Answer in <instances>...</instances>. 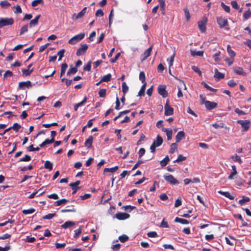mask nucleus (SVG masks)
I'll use <instances>...</instances> for the list:
<instances>
[{
  "label": "nucleus",
  "instance_id": "f03ea898",
  "mask_svg": "<svg viewBox=\"0 0 251 251\" xmlns=\"http://www.w3.org/2000/svg\"><path fill=\"white\" fill-rule=\"evenodd\" d=\"M85 36V33L84 32H81L77 35H76L73 37L71 39L69 40L68 43L71 45H75L77 42L81 40L84 38Z\"/></svg>",
  "mask_w": 251,
  "mask_h": 251
},
{
  "label": "nucleus",
  "instance_id": "ddd939ff",
  "mask_svg": "<svg viewBox=\"0 0 251 251\" xmlns=\"http://www.w3.org/2000/svg\"><path fill=\"white\" fill-rule=\"evenodd\" d=\"M40 15H37L34 19L31 20L29 23L30 27L35 26L38 25V20L40 18Z\"/></svg>",
  "mask_w": 251,
  "mask_h": 251
},
{
  "label": "nucleus",
  "instance_id": "aec40b11",
  "mask_svg": "<svg viewBox=\"0 0 251 251\" xmlns=\"http://www.w3.org/2000/svg\"><path fill=\"white\" fill-rule=\"evenodd\" d=\"M75 223L72 221H67L64 224L62 225L61 226L65 229L68 228L72 226L75 225Z\"/></svg>",
  "mask_w": 251,
  "mask_h": 251
},
{
  "label": "nucleus",
  "instance_id": "338daca9",
  "mask_svg": "<svg viewBox=\"0 0 251 251\" xmlns=\"http://www.w3.org/2000/svg\"><path fill=\"white\" fill-rule=\"evenodd\" d=\"M231 5L232 7L233 8L235 9H239V7L238 6V4L237 2L236 1H231Z\"/></svg>",
  "mask_w": 251,
  "mask_h": 251
},
{
  "label": "nucleus",
  "instance_id": "052dcab7",
  "mask_svg": "<svg viewBox=\"0 0 251 251\" xmlns=\"http://www.w3.org/2000/svg\"><path fill=\"white\" fill-rule=\"evenodd\" d=\"M160 226L162 228H168L169 225L168 222H166L165 219H163L160 225Z\"/></svg>",
  "mask_w": 251,
  "mask_h": 251
},
{
  "label": "nucleus",
  "instance_id": "6e6552de",
  "mask_svg": "<svg viewBox=\"0 0 251 251\" xmlns=\"http://www.w3.org/2000/svg\"><path fill=\"white\" fill-rule=\"evenodd\" d=\"M88 48L86 44H84L81 45V47L78 49L76 51V54L77 56H80L85 53Z\"/></svg>",
  "mask_w": 251,
  "mask_h": 251
},
{
  "label": "nucleus",
  "instance_id": "f3484780",
  "mask_svg": "<svg viewBox=\"0 0 251 251\" xmlns=\"http://www.w3.org/2000/svg\"><path fill=\"white\" fill-rule=\"evenodd\" d=\"M93 140V137L92 135L90 136L89 138L85 141L84 143L85 146L87 147L88 149L92 147V143Z\"/></svg>",
  "mask_w": 251,
  "mask_h": 251
},
{
  "label": "nucleus",
  "instance_id": "5fc2aeb1",
  "mask_svg": "<svg viewBox=\"0 0 251 251\" xmlns=\"http://www.w3.org/2000/svg\"><path fill=\"white\" fill-rule=\"evenodd\" d=\"M177 149V145L176 143H173L171 145L170 152L171 153H174Z\"/></svg>",
  "mask_w": 251,
  "mask_h": 251
},
{
  "label": "nucleus",
  "instance_id": "4d7b16f0",
  "mask_svg": "<svg viewBox=\"0 0 251 251\" xmlns=\"http://www.w3.org/2000/svg\"><path fill=\"white\" fill-rule=\"evenodd\" d=\"M184 14L185 18L187 21H188L190 20V15L189 12V10L187 8H185L184 9Z\"/></svg>",
  "mask_w": 251,
  "mask_h": 251
},
{
  "label": "nucleus",
  "instance_id": "a211bd4d",
  "mask_svg": "<svg viewBox=\"0 0 251 251\" xmlns=\"http://www.w3.org/2000/svg\"><path fill=\"white\" fill-rule=\"evenodd\" d=\"M225 77L224 74L219 72L217 69H215V75L214 77L218 80L223 79Z\"/></svg>",
  "mask_w": 251,
  "mask_h": 251
},
{
  "label": "nucleus",
  "instance_id": "423d86ee",
  "mask_svg": "<svg viewBox=\"0 0 251 251\" xmlns=\"http://www.w3.org/2000/svg\"><path fill=\"white\" fill-rule=\"evenodd\" d=\"M165 114L166 116H170L173 114L174 109L169 104V100H167L164 106Z\"/></svg>",
  "mask_w": 251,
  "mask_h": 251
},
{
  "label": "nucleus",
  "instance_id": "a19ab883",
  "mask_svg": "<svg viewBox=\"0 0 251 251\" xmlns=\"http://www.w3.org/2000/svg\"><path fill=\"white\" fill-rule=\"evenodd\" d=\"M28 30V25H25L23 26L20 29V35H23L25 32H26Z\"/></svg>",
  "mask_w": 251,
  "mask_h": 251
},
{
  "label": "nucleus",
  "instance_id": "4c0bfd02",
  "mask_svg": "<svg viewBox=\"0 0 251 251\" xmlns=\"http://www.w3.org/2000/svg\"><path fill=\"white\" fill-rule=\"evenodd\" d=\"M203 51H196L192 50H191V54L193 56H195L196 55L201 56L203 55Z\"/></svg>",
  "mask_w": 251,
  "mask_h": 251
},
{
  "label": "nucleus",
  "instance_id": "603ef678",
  "mask_svg": "<svg viewBox=\"0 0 251 251\" xmlns=\"http://www.w3.org/2000/svg\"><path fill=\"white\" fill-rule=\"evenodd\" d=\"M43 0H34L31 3V5L33 7H35L38 4H43Z\"/></svg>",
  "mask_w": 251,
  "mask_h": 251
},
{
  "label": "nucleus",
  "instance_id": "79ce46f5",
  "mask_svg": "<svg viewBox=\"0 0 251 251\" xmlns=\"http://www.w3.org/2000/svg\"><path fill=\"white\" fill-rule=\"evenodd\" d=\"M122 91L124 95H125L128 90V87L127 86L126 83L125 82H123L122 83Z\"/></svg>",
  "mask_w": 251,
  "mask_h": 251
},
{
  "label": "nucleus",
  "instance_id": "f257e3e1",
  "mask_svg": "<svg viewBox=\"0 0 251 251\" xmlns=\"http://www.w3.org/2000/svg\"><path fill=\"white\" fill-rule=\"evenodd\" d=\"M14 24V19L12 18H0V28L5 26L10 25Z\"/></svg>",
  "mask_w": 251,
  "mask_h": 251
},
{
  "label": "nucleus",
  "instance_id": "4468645a",
  "mask_svg": "<svg viewBox=\"0 0 251 251\" xmlns=\"http://www.w3.org/2000/svg\"><path fill=\"white\" fill-rule=\"evenodd\" d=\"M185 136V133L183 131H179L176 137V142L179 143Z\"/></svg>",
  "mask_w": 251,
  "mask_h": 251
},
{
  "label": "nucleus",
  "instance_id": "6e6d98bb",
  "mask_svg": "<svg viewBox=\"0 0 251 251\" xmlns=\"http://www.w3.org/2000/svg\"><path fill=\"white\" fill-rule=\"evenodd\" d=\"M186 159V157L183 156L182 154H179L177 157V158L174 161V162H179L185 160Z\"/></svg>",
  "mask_w": 251,
  "mask_h": 251
},
{
  "label": "nucleus",
  "instance_id": "864d4df0",
  "mask_svg": "<svg viewBox=\"0 0 251 251\" xmlns=\"http://www.w3.org/2000/svg\"><path fill=\"white\" fill-rule=\"evenodd\" d=\"M91 69V61H89L87 64L84 66L83 70L86 71H90Z\"/></svg>",
  "mask_w": 251,
  "mask_h": 251
},
{
  "label": "nucleus",
  "instance_id": "6ab92c4d",
  "mask_svg": "<svg viewBox=\"0 0 251 251\" xmlns=\"http://www.w3.org/2000/svg\"><path fill=\"white\" fill-rule=\"evenodd\" d=\"M160 6V11L163 15L165 14V0H158Z\"/></svg>",
  "mask_w": 251,
  "mask_h": 251
},
{
  "label": "nucleus",
  "instance_id": "4be33fe9",
  "mask_svg": "<svg viewBox=\"0 0 251 251\" xmlns=\"http://www.w3.org/2000/svg\"><path fill=\"white\" fill-rule=\"evenodd\" d=\"M218 193L225 196L226 197L228 198L230 200H233L234 199V197L231 195L228 192H223L222 191H219L218 192Z\"/></svg>",
  "mask_w": 251,
  "mask_h": 251
},
{
  "label": "nucleus",
  "instance_id": "2eb2a0df",
  "mask_svg": "<svg viewBox=\"0 0 251 251\" xmlns=\"http://www.w3.org/2000/svg\"><path fill=\"white\" fill-rule=\"evenodd\" d=\"M86 9H87L86 7H84L82 9V10L81 11H80L79 13H78L76 15L75 14H74V16H75V18L76 19H78L80 18L81 17H83L84 15V14L86 13Z\"/></svg>",
  "mask_w": 251,
  "mask_h": 251
},
{
  "label": "nucleus",
  "instance_id": "7c9ffc66",
  "mask_svg": "<svg viewBox=\"0 0 251 251\" xmlns=\"http://www.w3.org/2000/svg\"><path fill=\"white\" fill-rule=\"evenodd\" d=\"M170 159L168 155H167L162 160L160 161V165L162 167L166 166L169 161Z\"/></svg>",
  "mask_w": 251,
  "mask_h": 251
},
{
  "label": "nucleus",
  "instance_id": "0eeeda50",
  "mask_svg": "<svg viewBox=\"0 0 251 251\" xmlns=\"http://www.w3.org/2000/svg\"><path fill=\"white\" fill-rule=\"evenodd\" d=\"M164 177L165 180H166L167 182H169L171 184L175 185L179 183L178 181H177L172 175L164 176Z\"/></svg>",
  "mask_w": 251,
  "mask_h": 251
},
{
  "label": "nucleus",
  "instance_id": "69168bd1",
  "mask_svg": "<svg viewBox=\"0 0 251 251\" xmlns=\"http://www.w3.org/2000/svg\"><path fill=\"white\" fill-rule=\"evenodd\" d=\"M221 6L223 7V8L225 10V11H226V12H229L230 7L229 6L226 5L223 2L221 3Z\"/></svg>",
  "mask_w": 251,
  "mask_h": 251
},
{
  "label": "nucleus",
  "instance_id": "e433bc0d",
  "mask_svg": "<svg viewBox=\"0 0 251 251\" xmlns=\"http://www.w3.org/2000/svg\"><path fill=\"white\" fill-rule=\"evenodd\" d=\"M35 211V209L33 208H31L29 209H24L22 211V212L25 215L30 214L34 213Z\"/></svg>",
  "mask_w": 251,
  "mask_h": 251
},
{
  "label": "nucleus",
  "instance_id": "de8ad7c7",
  "mask_svg": "<svg viewBox=\"0 0 251 251\" xmlns=\"http://www.w3.org/2000/svg\"><path fill=\"white\" fill-rule=\"evenodd\" d=\"M251 16V11L249 9L246 11L243 14V17L245 20L248 19Z\"/></svg>",
  "mask_w": 251,
  "mask_h": 251
},
{
  "label": "nucleus",
  "instance_id": "09e8293b",
  "mask_svg": "<svg viewBox=\"0 0 251 251\" xmlns=\"http://www.w3.org/2000/svg\"><path fill=\"white\" fill-rule=\"evenodd\" d=\"M21 127V126L17 123H14L11 126V128L16 132H18Z\"/></svg>",
  "mask_w": 251,
  "mask_h": 251
},
{
  "label": "nucleus",
  "instance_id": "5701e85b",
  "mask_svg": "<svg viewBox=\"0 0 251 251\" xmlns=\"http://www.w3.org/2000/svg\"><path fill=\"white\" fill-rule=\"evenodd\" d=\"M118 168H119V167L118 166H115L114 167L110 168H106L104 169L103 172H104V173H106V172H110V173H114L116 171H117L118 170Z\"/></svg>",
  "mask_w": 251,
  "mask_h": 251
},
{
  "label": "nucleus",
  "instance_id": "1a4fd4ad",
  "mask_svg": "<svg viewBox=\"0 0 251 251\" xmlns=\"http://www.w3.org/2000/svg\"><path fill=\"white\" fill-rule=\"evenodd\" d=\"M130 215L124 212H118L115 215V217L119 220H124L129 218Z\"/></svg>",
  "mask_w": 251,
  "mask_h": 251
},
{
  "label": "nucleus",
  "instance_id": "c9c22d12",
  "mask_svg": "<svg viewBox=\"0 0 251 251\" xmlns=\"http://www.w3.org/2000/svg\"><path fill=\"white\" fill-rule=\"evenodd\" d=\"M77 72V68L76 67H71L68 70L67 75H70L71 74H75Z\"/></svg>",
  "mask_w": 251,
  "mask_h": 251
},
{
  "label": "nucleus",
  "instance_id": "a878e982",
  "mask_svg": "<svg viewBox=\"0 0 251 251\" xmlns=\"http://www.w3.org/2000/svg\"><path fill=\"white\" fill-rule=\"evenodd\" d=\"M232 169L233 172H231V174L228 176V178L229 179H233L234 176H235L237 173L236 171V166L235 165L232 166Z\"/></svg>",
  "mask_w": 251,
  "mask_h": 251
},
{
  "label": "nucleus",
  "instance_id": "7ed1b4c3",
  "mask_svg": "<svg viewBox=\"0 0 251 251\" xmlns=\"http://www.w3.org/2000/svg\"><path fill=\"white\" fill-rule=\"evenodd\" d=\"M166 87L165 85H160L158 87V93L164 98L168 96V93L166 90Z\"/></svg>",
  "mask_w": 251,
  "mask_h": 251
},
{
  "label": "nucleus",
  "instance_id": "e2e57ef3",
  "mask_svg": "<svg viewBox=\"0 0 251 251\" xmlns=\"http://www.w3.org/2000/svg\"><path fill=\"white\" fill-rule=\"evenodd\" d=\"M13 75V73L11 71L7 70L5 72L3 75V78L6 79L7 76L11 77Z\"/></svg>",
  "mask_w": 251,
  "mask_h": 251
},
{
  "label": "nucleus",
  "instance_id": "393cba45",
  "mask_svg": "<svg viewBox=\"0 0 251 251\" xmlns=\"http://www.w3.org/2000/svg\"><path fill=\"white\" fill-rule=\"evenodd\" d=\"M146 83H144L141 87L140 91L138 92V96H144L145 95V91L146 89Z\"/></svg>",
  "mask_w": 251,
  "mask_h": 251
},
{
  "label": "nucleus",
  "instance_id": "dca6fc26",
  "mask_svg": "<svg viewBox=\"0 0 251 251\" xmlns=\"http://www.w3.org/2000/svg\"><path fill=\"white\" fill-rule=\"evenodd\" d=\"M151 50L152 48L151 47H150L149 48H148L144 51V52L142 54V60H146L150 55Z\"/></svg>",
  "mask_w": 251,
  "mask_h": 251
},
{
  "label": "nucleus",
  "instance_id": "f704fd0d",
  "mask_svg": "<svg viewBox=\"0 0 251 251\" xmlns=\"http://www.w3.org/2000/svg\"><path fill=\"white\" fill-rule=\"evenodd\" d=\"M119 239L122 243H125L128 240L129 237L126 234H123L119 236Z\"/></svg>",
  "mask_w": 251,
  "mask_h": 251
},
{
  "label": "nucleus",
  "instance_id": "13d9d810",
  "mask_svg": "<svg viewBox=\"0 0 251 251\" xmlns=\"http://www.w3.org/2000/svg\"><path fill=\"white\" fill-rule=\"evenodd\" d=\"M81 231H82V230L80 227H79L78 229L75 230L74 231L75 234H74V237L77 238V237H78L80 235V234L81 233Z\"/></svg>",
  "mask_w": 251,
  "mask_h": 251
},
{
  "label": "nucleus",
  "instance_id": "774afa93",
  "mask_svg": "<svg viewBox=\"0 0 251 251\" xmlns=\"http://www.w3.org/2000/svg\"><path fill=\"white\" fill-rule=\"evenodd\" d=\"M103 14H104L102 10L101 9H99L97 10L96 12V16L97 17H99V16L101 17L103 15Z\"/></svg>",
  "mask_w": 251,
  "mask_h": 251
},
{
  "label": "nucleus",
  "instance_id": "b1692460",
  "mask_svg": "<svg viewBox=\"0 0 251 251\" xmlns=\"http://www.w3.org/2000/svg\"><path fill=\"white\" fill-rule=\"evenodd\" d=\"M33 71V69H31V70L23 69L22 70V72L23 73V76H28L30 75V74Z\"/></svg>",
  "mask_w": 251,
  "mask_h": 251
},
{
  "label": "nucleus",
  "instance_id": "8fccbe9b",
  "mask_svg": "<svg viewBox=\"0 0 251 251\" xmlns=\"http://www.w3.org/2000/svg\"><path fill=\"white\" fill-rule=\"evenodd\" d=\"M202 84L203 85V86L206 88L207 90L211 91V92H216L217 91V89H214L211 88V87L209 86L205 82H202Z\"/></svg>",
  "mask_w": 251,
  "mask_h": 251
},
{
  "label": "nucleus",
  "instance_id": "49530a36",
  "mask_svg": "<svg viewBox=\"0 0 251 251\" xmlns=\"http://www.w3.org/2000/svg\"><path fill=\"white\" fill-rule=\"evenodd\" d=\"M139 79L142 81V83L144 84V83H146L145 82L146 76L145 74L143 72H141L139 74Z\"/></svg>",
  "mask_w": 251,
  "mask_h": 251
},
{
  "label": "nucleus",
  "instance_id": "58836bf2",
  "mask_svg": "<svg viewBox=\"0 0 251 251\" xmlns=\"http://www.w3.org/2000/svg\"><path fill=\"white\" fill-rule=\"evenodd\" d=\"M227 52L230 57H233L235 56V55H236L235 52L233 50H232L231 49L229 45L227 46Z\"/></svg>",
  "mask_w": 251,
  "mask_h": 251
},
{
  "label": "nucleus",
  "instance_id": "f8f14e48",
  "mask_svg": "<svg viewBox=\"0 0 251 251\" xmlns=\"http://www.w3.org/2000/svg\"><path fill=\"white\" fill-rule=\"evenodd\" d=\"M32 86V84L31 82L29 80H27L26 81H22L19 82V87L21 89H23L24 87H31Z\"/></svg>",
  "mask_w": 251,
  "mask_h": 251
},
{
  "label": "nucleus",
  "instance_id": "ea45409f",
  "mask_svg": "<svg viewBox=\"0 0 251 251\" xmlns=\"http://www.w3.org/2000/svg\"><path fill=\"white\" fill-rule=\"evenodd\" d=\"M106 90L105 89H101L99 91L98 94L100 98H104L106 96Z\"/></svg>",
  "mask_w": 251,
  "mask_h": 251
},
{
  "label": "nucleus",
  "instance_id": "473e14b6",
  "mask_svg": "<svg viewBox=\"0 0 251 251\" xmlns=\"http://www.w3.org/2000/svg\"><path fill=\"white\" fill-rule=\"evenodd\" d=\"M68 207H71L72 208L70 209H63L61 210V212L62 213H66V212H76V209L74 207V206H68Z\"/></svg>",
  "mask_w": 251,
  "mask_h": 251
},
{
  "label": "nucleus",
  "instance_id": "2f4dec72",
  "mask_svg": "<svg viewBox=\"0 0 251 251\" xmlns=\"http://www.w3.org/2000/svg\"><path fill=\"white\" fill-rule=\"evenodd\" d=\"M68 67V65L66 63H63L61 67L60 76H62L65 73L66 70Z\"/></svg>",
  "mask_w": 251,
  "mask_h": 251
},
{
  "label": "nucleus",
  "instance_id": "20e7f679",
  "mask_svg": "<svg viewBox=\"0 0 251 251\" xmlns=\"http://www.w3.org/2000/svg\"><path fill=\"white\" fill-rule=\"evenodd\" d=\"M237 123L241 125L242 127L243 128V131H246L248 130L250 126V121L249 120H238Z\"/></svg>",
  "mask_w": 251,
  "mask_h": 251
},
{
  "label": "nucleus",
  "instance_id": "0e129e2a",
  "mask_svg": "<svg viewBox=\"0 0 251 251\" xmlns=\"http://www.w3.org/2000/svg\"><path fill=\"white\" fill-rule=\"evenodd\" d=\"M87 100V98L86 96H85L84 97L83 100L81 101H80L79 103H76L77 106H78V107L83 106L86 103Z\"/></svg>",
  "mask_w": 251,
  "mask_h": 251
},
{
  "label": "nucleus",
  "instance_id": "bb28decb",
  "mask_svg": "<svg viewBox=\"0 0 251 251\" xmlns=\"http://www.w3.org/2000/svg\"><path fill=\"white\" fill-rule=\"evenodd\" d=\"M68 201V200L66 199H62L60 200L54 202V205L56 206H59L62 204H65Z\"/></svg>",
  "mask_w": 251,
  "mask_h": 251
},
{
  "label": "nucleus",
  "instance_id": "9d476101",
  "mask_svg": "<svg viewBox=\"0 0 251 251\" xmlns=\"http://www.w3.org/2000/svg\"><path fill=\"white\" fill-rule=\"evenodd\" d=\"M207 22L206 18H203V19L198 22L199 27L201 32H204L206 30V24Z\"/></svg>",
  "mask_w": 251,
  "mask_h": 251
},
{
  "label": "nucleus",
  "instance_id": "c03bdc74",
  "mask_svg": "<svg viewBox=\"0 0 251 251\" xmlns=\"http://www.w3.org/2000/svg\"><path fill=\"white\" fill-rule=\"evenodd\" d=\"M0 5L1 7L5 8L10 6V3L7 0H3L0 2Z\"/></svg>",
  "mask_w": 251,
  "mask_h": 251
},
{
  "label": "nucleus",
  "instance_id": "a18cd8bd",
  "mask_svg": "<svg viewBox=\"0 0 251 251\" xmlns=\"http://www.w3.org/2000/svg\"><path fill=\"white\" fill-rule=\"evenodd\" d=\"M56 216V214L54 213H50V214H48L46 215H45L43 217V219H48V220H50V219H52V218H53L54 217H55Z\"/></svg>",
  "mask_w": 251,
  "mask_h": 251
},
{
  "label": "nucleus",
  "instance_id": "72a5a7b5",
  "mask_svg": "<svg viewBox=\"0 0 251 251\" xmlns=\"http://www.w3.org/2000/svg\"><path fill=\"white\" fill-rule=\"evenodd\" d=\"M250 201V199L249 197L243 196L242 199L239 200V203L242 205L246 202H249Z\"/></svg>",
  "mask_w": 251,
  "mask_h": 251
},
{
  "label": "nucleus",
  "instance_id": "412c9836",
  "mask_svg": "<svg viewBox=\"0 0 251 251\" xmlns=\"http://www.w3.org/2000/svg\"><path fill=\"white\" fill-rule=\"evenodd\" d=\"M234 71L235 73L239 75H246V73L244 72L243 69L239 67H235L234 68Z\"/></svg>",
  "mask_w": 251,
  "mask_h": 251
},
{
  "label": "nucleus",
  "instance_id": "680f3d73",
  "mask_svg": "<svg viewBox=\"0 0 251 251\" xmlns=\"http://www.w3.org/2000/svg\"><path fill=\"white\" fill-rule=\"evenodd\" d=\"M212 126L215 128H223L224 127V124L220 123L219 124L214 123L212 124Z\"/></svg>",
  "mask_w": 251,
  "mask_h": 251
},
{
  "label": "nucleus",
  "instance_id": "37998d69",
  "mask_svg": "<svg viewBox=\"0 0 251 251\" xmlns=\"http://www.w3.org/2000/svg\"><path fill=\"white\" fill-rule=\"evenodd\" d=\"M65 52V50L61 49L57 53V55L59 56L58 61H60L62 59V58L64 55V53Z\"/></svg>",
  "mask_w": 251,
  "mask_h": 251
},
{
  "label": "nucleus",
  "instance_id": "bf43d9fd",
  "mask_svg": "<svg viewBox=\"0 0 251 251\" xmlns=\"http://www.w3.org/2000/svg\"><path fill=\"white\" fill-rule=\"evenodd\" d=\"M31 160V157L29 155H25L24 157L20 159V161L27 162Z\"/></svg>",
  "mask_w": 251,
  "mask_h": 251
},
{
  "label": "nucleus",
  "instance_id": "39448f33",
  "mask_svg": "<svg viewBox=\"0 0 251 251\" xmlns=\"http://www.w3.org/2000/svg\"><path fill=\"white\" fill-rule=\"evenodd\" d=\"M217 21L220 28H223L228 25L227 20L222 17H217Z\"/></svg>",
  "mask_w": 251,
  "mask_h": 251
},
{
  "label": "nucleus",
  "instance_id": "3c124183",
  "mask_svg": "<svg viewBox=\"0 0 251 251\" xmlns=\"http://www.w3.org/2000/svg\"><path fill=\"white\" fill-rule=\"evenodd\" d=\"M157 147V140H154L153 143L150 147V150L151 152H154L155 151V148Z\"/></svg>",
  "mask_w": 251,
  "mask_h": 251
},
{
  "label": "nucleus",
  "instance_id": "cd10ccee",
  "mask_svg": "<svg viewBox=\"0 0 251 251\" xmlns=\"http://www.w3.org/2000/svg\"><path fill=\"white\" fill-rule=\"evenodd\" d=\"M175 222L177 223H180L182 224H189V221L186 219H181L178 217H176L175 220Z\"/></svg>",
  "mask_w": 251,
  "mask_h": 251
},
{
  "label": "nucleus",
  "instance_id": "9b49d317",
  "mask_svg": "<svg viewBox=\"0 0 251 251\" xmlns=\"http://www.w3.org/2000/svg\"><path fill=\"white\" fill-rule=\"evenodd\" d=\"M218 104L216 102L210 101L205 102V106L207 109L210 110L217 107Z\"/></svg>",
  "mask_w": 251,
  "mask_h": 251
},
{
  "label": "nucleus",
  "instance_id": "c85d7f7f",
  "mask_svg": "<svg viewBox=\"0 0 251 251\" xmlns=\"http://www.w3.org/2000/svg\"><path fill=\"white\" fill-rule=\"evenodd\" d=\"M44 167L45 168L49 169L50 171L52 169V163H51L50 161H46L44 164Z\"/></svg>",
  "mask_w": 251,
  "mask_h": 251
},
{
  "label": "nucleus",
  "instance_id": "c756f323",
  "mask_svg": "<svg viewBox=\"0 0 251 251\" xmlns=\"http://www.w3.org/2000/svg\"><path fill=\"white\" fill-rule=\"evenodd\" d=\"M111 75L110 74H107L106 75H104L101 78V81L102 82H108L111 80Z\"/></svg>",
  "mask_w": 251,
  "mask_h": 251
}]
</instances>
